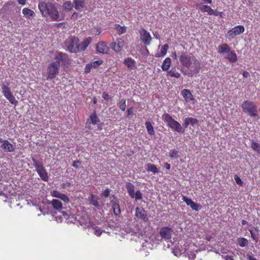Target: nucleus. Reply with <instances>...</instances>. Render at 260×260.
<instances>
[{"instance_id": "f257e3e1", "label": "nucleus", "mask_w": 260, "mask_h": 260, "mask_svg": "<svg viewBox=\"0 0 260 260\" xmlns=\"http://www.w3.org/2000/svg\"><path fill=\"white\" fill-rule=\"evenodd\" d=\"M38 8L43 17H49L52 21L62 20L57 9V4L56 2L49 1H41L39 3Z\"/></svg>"}, {"instance_id": "f03ea898", "label": "nucleus", "mask_w": 260, "mask_h": 260, "mask_svg": "<svg viewBox=\"0 0 260 260\" xmlns=\"http://www.w3.org/2000/svg\"><path fill=\"white\" fill-rule=\"evenodd\" d=\"M178 58L182 67L188 69L192 68L191 72L198 74L201 69L200 63L191 54L185 52H179Z\"/></svg>"}, {"instance_id": "7ed1b4c3", "label": "nucleus", "mask_w": 260, "mask_h": 260, "mask_svg": "<svg viewBox=\"0 0 260 260\" xmlns=\"http://www.w3.org/2000/svg\"><path fill=\"white\" fill-rule=\"evenodd\" d=\"M162 119L167 123V126L174 131L179 133H183L184 129L177 121L175 120L168 113H165L162 116Z\"/></svg>"}, {"instance_id": "20e7f679", "label": "nucleus", "mask_w": 260, "mask_h": 260, "mask_svg": "<svg viewBox=\"0 0 260 260\" xmlns=\"http://www.w3.org/2000/svg\"><path fill=\"white\" fill-rule=\"evenodd\" d=\"M9 86L10 82H7V84L3 83L1 85L2 93L5 98L9 101L10 103L16 106L18 102L16 100Z\"/></svg>"}, {"instance_id": "39448f33", "label": "nucleus", "mask_w": 260, "mask_h": 260, "mask_svg": "<svg viewBox=\"0 0 260 260\" xmlns=\"http://www.w3.org/2000/svg\"><path fill=\"white\" fill-rule=\"evenodd\" d=\"M241 107L242 110L244 113H248V114L252 117L258 116L257 110L255 104L250 101H245L242 104Z\"/></svg>"}, {"instance_id": "423d86ee", "label": "nucleus", "mask_w": 260, "mask_h": 260, "mask_svg": "<svg viewBox=\"0 0 260 260\" xmlns=\"http://www.w3.org/2000/svg\"><path fill=\"white\" fill-rule=\"evenodd\" d=\"M60 66L58 62H51L47 67V80H52L54 79L59 74Z\"/></svg>"}, {"instance_id": "0eeeda50", "label": "nucleus", "mask_w": 260, "mask_h": 260, "mask_svg": "<svg viewBox=\"0 0 260 260\" xmlns=\"http://www.w3.org/2000/svg\"><path fill=\"white\" fill-rule=\"evenodd\" d=\"M79 42V40L77 37L70 36L65 41L64 45L69 52L77 53V46Z\"/></svg>"}, {"instance_id": "6e6552de", "label": "nucleus", "mask_w": 260, "mask_h": 260, "mask_svg": "<svg viewBox=\"0 0 260 260\" xmlns=\"http://www.w3.org/2000/svg\"><path fill=\"white\" fill-rule=\"evenodd\" d=\"M54 59L56 61L53 62H58L59 63V66L60 67V64L64 66L69 65L71 61L68 54L62 52H56Z\"/></svg>"}, {"instance_id": "1a4fd4ad", "label": "nucleus", "mask_w": 260, "mask_h": 260, "mask_svg": "<svg viewBox=\"0 0 260 260\" xmlns=\"http://www.w3.org/2000/svg\"><path fill=\"white\" fill-rule=\"evenodd\" d=\"M245 31V28L243 25H237L228 31L227 35L230 39H234L236 36L240 35Z\"/></svg>"}, {"instance_id": "9d476101", "label": "nucleus", "mask_w": 260, "mask_h": 260, "mask_svg": "<svg viewBox=\"0 0 260 260\" xmlns=\"http://www.w3.org/2000/svg\"><path fill=\"white\" fill-rule=\"evenodd\" d=\"M139 33L140 35V39L143 44L146 46L149 45L152 40L150 33L144 28L141 29L139 31Z\"/></svg>"}, {"instance_id": "9b49d317", "label": "nucleus", "mask_w": 260, "mask_h": 260, "mask_svg": "<svg viewBox=\"0 0 260 260\" xmlns=\"http://www.w3.org/2000/svg\"><path fill=\"white\" fill-rule=\"evenodd\" d=\"M173 230L172 228L165 226L160 229L159 235L162 239L165 241H168L171 239Z\"/></svg>"}, {"instance_id": "f8f14e48", "label": "nucleus", "mask_w": 260, "mask_h": 260, "mask_svg": "<svg viewBox=\"0 0 260 260\" xmlns=\"http://www.w3.org/2000/svg\"><path fill=\"white\" fill-rule=\"evenodd\" d=\"M124 41L122 38H117L116 41L110 44L111 49L116 52H120L124 46Z\"/></svg>"}, {"instance_id": "ddd939ff", "label": "nucleus", "mask_w": 260, "mask_h": 260, "mask_svg": "<svg viewBox=\"0 0 260 260\" xmlns=\"http://www.w3.org/2000/svg\"><path fill=\"white\" fill-rule=\"evenodd\" d=\"M92 41V39L91 37H88L83 41L81 42L80 43H78L77 46V52L80 51H84L87 48L88 46L90 44Z\"/></svg>"}, {"instance_id": "4468645a", "label": "nucleus", "mask_w": 260, "mask_h": 260, "mask_svg": "<svg viewBox=\"0 0 260 260\" xmlns=\"http://www.w3.org/2000/svg\"><path fill=\"white\" fill-rule=\"evenodd\" d=\"M98 52L101 54H107L109 51V48L106 42L102 41L99 42L96 46Z\"/></svg>"}, {"instance_id": "2eb2a0df", "label": "nucleus", "mask_w": 260, "mask_h": 260, "mask_svg": "<svg viewBox=\"0 0 260 260\" xmlns=\"http://www.w3.org/2000/svg\"><path fill=\"white\" fill-rule=\"evenodd\" d=\"M136 216L137 218L143 220L144 222L148 221L146 211L143 208L137 207L136 208Z\"/></svg>"}, {"instance_id": "dca6fc26", "label": "nucleus", "mask_w": 260, "mask_h": 260, "mask_svg": "<svg viewBox=\"0 0 260 260\" xmlns=\"http://www.w3.org/2000/svg\"><path fill=\"white\" fill-rule=\"evenodd\" d=\"M51 195L53 197L59 198L66 203L69 202L70 200L69 197L65 194L61 193L57 190H54L51 192Z\"/></svg>"}, {"instance_id": "f3484780", "label": "nucleus", "mask_w": 260, "mask_h": 260, "mask_svg": "<svg viewBox=\"0 0 260 260\" xmlns=\"http://www.w3.org/2000/svg\"><path fill=\"white\" fill-rule=\"evenodd\" d=\"M181 94L186 103H188L191 101H193L194 100L193 95L191 93L190 90L189 89H183L181 91Z\"/></svg>"}, {"instance_id": "a211bd4d", "label": "nucleus", "mask_w": 260, "mask_h": 260, "mask_svg": "<svg viewBox=\"0 0 260 260\" xmlns=\"http://www.w3.org/2000/svg\"><path fill=\"white\" fill-rule=\"evenodd\" d=\"M198 122L199 121L196 118L192 117L186 118L184 120L183 126L184 128H187L189 124H191L192 126H194V125L197 124Z\"/></svg>"}, {"instance_id": "6ab92c4d", "label": "nucleus", "mask_w": 260, "mask_h": 260, "mask_svg": "<svg viewBox=\"0 0 260 260\" xmlns=\"http://www.w3.org/2000/svg\"><path fill=\"white\" fill-rule=\"evenodd\" d=\"M1 147L6 152H13L15 150L14 146L8 140H5V143L2 144Z\"/></svg>"}, {"instance_id": "aec40b11", "label": "nucleus", "mask_w": 260, "mask_h": 260, "mask_svg": "<svg viewBox=\"0 0 260 260\" xmlns=\"http://www.w3.org/2000/svg\"><path fill=\"white\" fill-rule=\"evenodd\" d=\"M227 53L228 55L225 58L230 62L235 63L237 61V55L234 50L230 49Z\"/></svg>"}, {"instance_id": "412c9836", "label": "nucleus", "mask_w": 260, "mask_h": 260, "mask_svg": "<svg viewBox=\"0 0 260 260\" xmlns=\"http://www.w3.org/2000/svg\"><path fill=\"white\" fill-rule=\"evenodd\" d=\"M22 13L24 16L27 19H30L35 16L34 11L27 8H23Z\"/></svg>"}, {"instance_id": "4be33fe9", "label": "nucleus", "mask_w": 260, "mask_h": 260, "mask_svg": "<svg viewBox=\"0 0 260 260\" xmlns=\"http://www.w3.org/2000/svg\"><path fill=\"white\" fill-rule=\"evenodd\" d=\"M73 2L76 10L81 11L85 7V1L84 0H73Z\"/></svg>"}, {"instance_id": "5701e85b", "label": "nucleus", "mask_w": 260, "mask_h": 260, "mask_svg": "<svg viewBox=\"0 0 260 260\" xmlns=\"http://www.w3.org/2000/svg\"><path fill=\"white\" fill-rule=\"evenodd\" d=\"M37 172L42 180L44 181H48L49 177L48 173L44 167L41 168L40 169L38 170Z\"/></svg>"}, {"instance_id": "b1692460", "label": "nucleus", "mask_w": 260, "mask_h": 260, "mask_svg": "<svg viewBox=\"0 0 260 260\" xmlns=\"http://www.w3.org/2000/svg\"><path fill=\"white\" fill-rule=\"evenodd\" d=\"M124 64L129 69H133L136 68V62L134 59L131 57H127L124 60Z\"/></svg>"}, {"instance_id": "393cba45", "label": "nucleus", "mask_w": 260, "mask_h": 260, "mask_svg": "<svg viewBox=\"0 0 260 260\" xmlns=\"http://www.w3.org/2000/svg\"><path fill=\"white\" fill-rule=\"evenodd\" d=\"M172 60L170 57H167L164 60L161 66V69L164 71H167L171 67Z\"/></svg>"}, {"instance_id": "a878e982", "label": "nucleus", "mask_w": 260, "mask_h": 260, "mask_svg": "<svg viewBox=\"0 0 260 260\" xmlns=\"http://www.w3.org/2000/svg\"><path fill=\"white\" fill-rule=\"evenodd\" d=\"M99 198L98 196L91 193L90 194V197H89V201L90 204L96 207H99L100 205L99 203Z\"/></svg>"}, {"instance_id": "bb28decb", "label": "nucleus", "mask_w": 260, "mask_h": 260, "mask_svg": "<svg viewBox=\"0 0 260 260\" xmlns=\"http://www.w3.org/2000/svg\"><path fill=\"white\" fill-rule=\"evenodd\" d=\"M168 48L169 45L167 44H164L163 46H162L160 52L155 54V57H160L164 56L167 54Z\"/></svg>"}, {"instance_id": "cd10ccee", "label": "nucleus", "mask_w": 260, "mask_h": 260, "mask_svg": "<svg viewBox=\"0 0 260 260\" xmlns=\"http://www.w3.org/2000/svg\"><path fill=\"white\" fill-rule=\"evenodd\" d=\"M231 48L227 44H222L218 46V52L220 54L228 53Z\"/></svg>"}, {"instance_id": "c85d7f7f", "label": "nucleus", "mask_w": 260, "mask_h": 260, "mask_svg": "<svg viewBox=\"0 0 260 260\" xmlns=\"http://www.w3.org/2000/svg\"><path fill=\"white\" fill-rule=\"evenodd\" d=\"M126 188L129 195L131 198H134L135 196V186L131 182H127L126 184Z\"/></svg>"}, {"instance_id": "c756f323", "label": "nucleus", "mask_w": 260, "mask_h": 260, "mask_svg": "<svg viewBox=\"0 0 260 260\" xmlns=\"http://www.w3.org/2000/svg\"><path fill=\"white\" fill-rule=\"evenodd\" d=\"M51 204L56 210H59L63 209L61 202L58 200L53 199L51 201Z\"/></svg>"}, {"instance_id": "7c9ffc66", "label": "nucleus", "mask_w": 260, "mask_h": 260, "mask_svg": "<svg viewBox=\"0 0 260 260\" xmlns=\"http://www.w3.org/2000/svg\"><path fill=\"white\" fill-rule=\"evenodd\" d=\"M146 170L148 172H151L154 174L159 173V170L155 165L151 164H147L146 165Z\"/></svg>"}, {"instance_id": "2f4dec72", "label": "nucleus", "mask_w": 260, "mask_h": 260, "mask_svg": "<svg viewBox=\"0 0 260 260\" xmlns=\"http://www.w3.org/2000/svg\"><path fill=\"white\" fill-rule=\"evenodd\" d=\"M112 208L115 215L118 216L121 214L120 206L116 201L112 203Z\"/></svg>"}, {"instance_id": "473e14b6", "label": "nucleus", "mask_w": 260, "mask_h": 260, "mask_svg": "<svg viewBox=\"0 0 260 260\" xmlns=\"http://www.w3.org/2000/svg\"><path fill=\"white\" fill-rule=\"evenodd\" d=\"M73 7V5L70 1H65L62 5L63 9L67 12L72 10Z\"/></svg>"}, {"instance_id": "72a5a7b5", "label": "nucleus", "mask_w": 260, "mask_h": 260, "mask_svg": "<svg viewBox=\"0 0 260 260\" xmlns=\"http://www.w3.org/2000/svg\"><path fill=\"white\" fill-rule=\"evenodd\" d=\"M185 251H186V254L187 255V257H188L189 259H191V260H194L196 257V254L197 253H198V250H192L191 251V250H186L185 249Z\"/></svg>"}, {"instance_id": "f704fd0d", "label": "nucleus", "mask_w": 260, "mask_h": 260, "mask_svg": "<svg viewBox=\"0 0 260 260\" xmlns=\"http://www.w3.org/2000/svg\"><path fill=\"white\" fill-rule=\"evenodd\" d=\"M145 125L148 133L150 135H154L155 134V132L153 127L151 124V123L150 121H146L145 122Z\"/></svg>"}, {"instance_id": "c9c22d12", "label": "nucleus", "mask_w": 260, "mask_h": 260, "mask_svg": "<svg viewBox=\"0 0 260 260\" xmlns=\"http://www.w3.org/2000/svg\"><path fill=\"white\" fill-rule=\"evenodd\" d=\"M202 12H207L209 15H211L213 13V10L208 5H204L200 8Z\"/></svg>"}, {"instance_id": "e433bc0d", "label": "nucleus", "mask_w": 260, "mask_h": 260, "mask_svg": "<svg viewBox=\"0 0 260 260\" xmlns=\"http://www.w3.org/2000/svg\"><path fill=\"white\" fill-rule=\"evenodd\" d=\"M89 120L90 121V123L94 125L96 124L100 121L99 118L96 116L95 112H94L90 115Z\"/></svg>"}, {"instance_id": "4c0bfd02", "label": "nucleus", "mask_w": 260, "mask_h": 260, "mask_svg": "<svg viewBox=\"0 0 260 260\" xmlns=\"http://www.w3.org/2000/svg\"><path fill=\"white\" fill-rule=\"evenodd\" d=\"M251 148L257 152L260 155V144L255 142H253L251 145Z\"/></svg>"}, {"instance_id": "58836bf2", "label": "nucleus", "mask_w": 260, "mask_h": 260, "mask_svg": "<svg viewBox=\"0 0 260 260\" xmlns=\"http://www.w3.org/2000/svg\"><path fill=\"white\" fill-rule=\"evenodd\" d=\"M116 29L119 35L124 34L126 31V28L125 26H122L119 24H116Z\"/></svg>"}, {"instance_id": "ea45409f", "label": "nucleus", "mask_w": 260, "mask_h": 260, "mask_svg": "<svg viewBox=\"0 0 260 260\" xmlns=\"http://www.w3.org/2000/svg\"><path fill=\"white\" fill-rule=\"evenodd\" d=\"M168 74L172 77H175L176 78H179L181 76V75L179 72L173 70H171L168 71Z\"/></svg>"}, {"instance_id": "a19ab883", "label": "nucleus", "mask_w": 260, "mask_h": 260, "mask_svg": "<svg viewBox=\"0 0 260 260\" xmlns=\"http://www.w3.org/2000/svg\"><path fill=\"white\" fill-rule=\"evenodd\" d=\"M32 160L33 162V165L36 169V171L40 169L41 168H43V166L42 164L40 162H39L37 160H36L35 158H32Z\"/></svg>"}, {"instance_id": "79ce46f5", "label": "nucleus", "mask_w": 260, "mask_h": 260, "mask_svg": "<svg viewBox=\"0 0 260 260\" xmlns=\"http://www.w3.org/2000/svg\"><path fill=\"white\" fill-rule=\"evenodd\" d=\"M32 160L33 162V165L36 169V171L40 169L41 168H43V166L42 164L40 162H39L37 160H36L35 158H32Z\"/></svg>"}, {"instance_id": "37998d69", "label": "nucleus", "mask_w": 260, "mask_h": 260, "mask_svg": "<svg viewBox=\"0 0 260 260\" xmlns=\"http://www.w3.org/2000/svg\"><path fill=\"white\" fill-rule=\"evenodd\" d=\"M32 160L33 162V165L36 169V171L40 169L41 168H43V166L42 164L40 162H39L37 160H36L35 158H32Z\"/></svg>"}, {"instance_id": "c03bdc74", "label": "nucleus", "mask_w": 260, "mask_h": 260, "mask_svg": "<svg viewBox=\"0 0 260 260\" xmlns=\"http://www.w3.org/2000/svg\"><path fill=\"white\" fill-rule=\"evenodd\" d=\"M238 243L240 246L243 247L248 244V242L246 239L244 238H241L238 239Z\"/></svg>"}, {"instance_id": "a18cd8bd", "label": "nucleus", "mask_w": 260, "mask_h": 260, "mask_svg": "<svg viewBox=\"0 0 260 260\" xmlns=\"http://www.w3.org/2000/svg\"><path fill=\"white\" fill-rule=\"evenodd\" d=\"M119 108L123 111L125 110L126 109V101L124 99H122L119 101L118 103Z\"/></svg>"}, {"instance_id": "49530a36", "label": "nucleus", "mask_w": 260, "mask_h": 260, "mask_svg": "<svg viewBox=\"0 0 260 260\" xmlns=\"http://www.w3.org/2000/svg\"><path fill=\"white\" fill-rule=\"evenodd\" d=\"M170 157L171 158H178L179 157L178 151L173 149L170 151Z\"/></svg>"}, {"instance_id": "de8ad7c7", "label": "nucleus", "mask_w": 260, "mask_h": 260, "mask_svg": "<svg viewBox=\"0 0 260 260\" xmlns=\"http://www.w3.org/2000/svg\"><path fill=\"white\" fill-rule=\"evenodd\" d=\"M103 63V61L102 60H98L91 62L92 67L94 69L98 68Z\"/></svg>"}, {"instance_id": "09e8293b", "label": "nucleus", "mask_w": 260, "mask_h": 260, "mask_svg": "<svg viewBox=\"0 0 260 260\" xmlns=\"http://www.w3.org/2000/svg\"><path fill=\"white\" fill-rule=\"evenodd\" d=\"M190 207L192 209L198 211L201 209V205L197 203L193 202V203L190 205Z\"/></svg>"}, {"instance_id": "8fccbe9b", "label": "nucleus", "mask_w": 260, "mask_h": 260, "mask_svg": "<svg viewBox=\"0 0 260 260\" xmlns=\"http://www.w3.org/2000/svg\"><path fill=\"white\" fill-rule=\"evenodd\" d=\"M110 192V189L109 188H107L102 192L101 196L102 197L107 198L108 197H109Z\"/></svg>"}, {"instance_id": "3c124183", "label": "nucleus", "mask_w": 260, "mask_h": 260, "mask_svg": "<svg viewBox=\"0 0 260 260\" xmlns=\"http://www.w3.org/2000/svg\"><path fill=\"white\" fill-rule=\"evenodd\" d=\"M94 234L97 236H100L103 233L102 229L98 226H95L94 228Z\"/></svg>"}, {"instance_id": "603ef678", "label": "nucleus", "mask_w": 260, "mask_h": 260, "mask_svg": "<svg viewBox=\"0 0 260 260\" xmlns=\"http://www.w3.org/2000/svg\"><path fill=\"white\" fill-rule=\"evenodd\" d=\"M182 200L184 202H185V203L187 204V205L189 206H190V205H191V204L193 202L191 199H189L185 196L183 197Z\"/></svg>"}, {"instance_id": "864d4df0", "label": "nucleus", "mask_w": 260, "mask_h": 260, "mask_svg": "<svg viewBox=\"0 0 260 260\" xmlns=\"http://www.w3.org/2000/svg\"><path fill=\"white\" fill-rule=\"evenodd\" d=\"M134 198L136 201L141 200L142 199V194L140 190H137L135 193Z\"/></svg>"}, {"instance_id": "5fc2aeb1", "label": "nucleus", "mask_w": 260, "mask_h": 260, "mask_svg": "<svg viewBox=\"0 0 260 260\" xmlns=\"http://www.w3.org/2000/svg\"><path fill=\"white\" fill-rule=\"evenodd\" d=\"M13 5V2L11 1H9L8 2H7L4 5V6L3 7V8L2 9V10L6 11H7V8L8 7V6H11V5Z\"/></svg>"}, {"instance_id": "6e6d98bb", "label": "nucleus", "mask_w": 260, "mask_h": 260, "mask_svg": "<svg viewBox=\"0 0 260 260\" xmlns=\"http://www.w3.org/2000/svg\"><path fill=\"white\" fill-rule=\"evenodd\" d=\"M93 68L91 63H87L85 67L84 72L85 73H89L90 72L91 68Z\"/></svg>"}, {"instance_id": "4d7b16f0", "label": "nucleus", "mask_w": 260, "mask_h": 260, "mask_svg": "<svg viewBox=\"0 0 260 260\" xmlns=\"http://www.w3.org/2000/svg\"><path fill=\"white\" fill-rule=\"evenodd\" d=\"M234 179H235L236 183L238 184H239L241 186L243 185V181H242V180L240 179V178L237 175H235L234 176Z\"/></svg>"}, {"instance_id": "13d9d810", "label": "nucleus", "mask_w": 260, "mask_h": 260, "mask_svg": "<svg viewBox=\"0 0 260 260\" xmlns=\"http://www.w3.org/2000/svg\"><path fill=\"white\" fill-rule=\"evenodd\" d=\"M78 17V13L77 12H74L71 15V19L73 21H76Z\"/></svg>"}, {"instance_id": "bf43d9fd", "label": "nucleus", "mask_w": 260, "mask_h": 260, "mask_svg": "<svg viewBox=\"0 0 260 260\" xmlns=\"http://www.w3.org/2000/svg\"><path fill=\"white\" fill-rule=\"evenodd\" d=\"M134 114L133 113V107H131L130 108H128L127 109V117L133 115Z\"/></svg>"}, {"instance_id": "052dcab7", "label": "nucleus", "mask_w": 260, "mask_h": 260, "mask_svg": "<svg viewBox=\"0 0 260 260\" xmlns=\"http://www.w3.org/2000/svg\"><path fill=\"white\" fill-rule=\"evenodd\" d=\"M71 185V183L67 182L66 183H62L61 186L62 188H66L67 187H69Z\"/></svg>"}, {"instance_id": "680f3d73", "label": "nucleus", "mask_w": 260, "mask_h": 260, "mask_svg": "<svg viewBox=\"0 0 260 260\" xmlns=\"http://www.w3.org/2000/svg\"><path fill=\"white\" fill-rule=\"evenodd\" d=\"M224 258V260H234L233 257L232 256H230L228 255L222 256Z\"/></svg>"}, {"instance_id": "e2e57ef3", "label": "nucleus", "mask_w": 260, "mask_h": 260, "mask_svg": "<svg viewBox=\"0 0 260 260\" xmlns=\"http://www.w3.org/2000/svg\"><path fill=\"white\" fill-rule=\"evenodd\" d=\"M102 96L105 100H108L109 99V94L106 92H104Z\"/></svg>"}, {"instance_id": "0e129e2a", "label": "nucleus", "mask_w": 260, "mask_h": 260, "mask_svg": "<svg viewBox=\"0 0 260 260\" xmlns=\"http://www.w3.org/2000/svg\"><path fill=\"white\" fill-rule=\"evenodd\" d=\"M250 233L251 234V236L253 238V239H254V240H255L256 242H257V239L255 237L254 233L252 230H250Z\"/></svg>"}, {"instance_id": "69168bd1", "label": "nucleus", "mask_w": 260, "mask_h": 260, "mask_svg": "<svg viewBox=\"0 0 260 260\" xmlns=\"http://www.w3.org/2000/svg\"><path fill=\"white\" fill-rule=\"evenodd\" d=\"M78 164H80V161L79 160L74 161L73 163V167L77 168L78 167Z\"/></svg>"}, {"instance_id": "338daca9", "label": "nucleus", "mask_w": 260, "mask_h": 260, "mask_svg": "<svg viewBox=\"0 0 260 260\" xmlns=\"http://www.w3.org/2000/svg\"><path fill=\"white\" fill-rule=\"evenodd\" d=\"M164 167L168 170H169L171 169V165L168 162H165L164 164Z\"/></svg>"}, {"instance_id": "774afa93", "label": "nucleus", "mask_w": 260, "mask_h": 260, "mask_svg": "<svg viewBox=\"0 0 260 260\" xmlns=\"http://www.w3.org/2000/svg\"><path fill=\"white\" fill-rule=\"evenodd\" d=\"M18 3L21 5H24L26 4V0H17Z\"/></svg>"}]
</instances>
